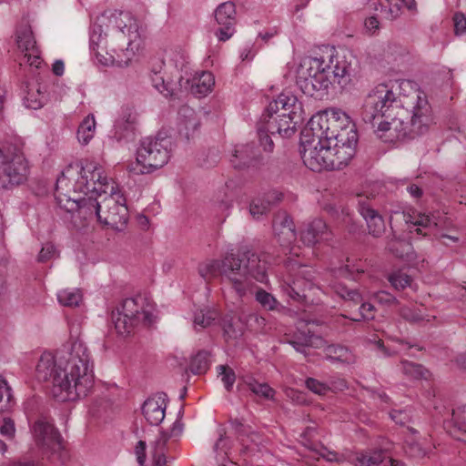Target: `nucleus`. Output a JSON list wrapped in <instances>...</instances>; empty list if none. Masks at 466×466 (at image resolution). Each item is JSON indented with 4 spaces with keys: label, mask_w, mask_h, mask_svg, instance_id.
<instances>
[{
    "label": "nucleus",
    "mask_w": 466,
    "mask_h": 466,
    "mask_svg": "<svg viewBox=\"0 0 466 466\" xmlns=\"http://www.w3.org/2000/svg\"><path fill=\"white\" fill-rule=\"evenodd\" d=\"M87 348L82 341L63 346L56 354L44 353L36 365L35 376L52 384V394L58 401L76 400L86 397L93 387Z\"/></svg>",
    "instance_id": "f257e3e1"
},
{
    "label": "nucleus",
    "mask_w": 466,
    "mask_h": 466,
    "mask_svg": "<svg viewBox=\"0 0 466 466\" xmlns=\"http://www.w3.org/2000/svg\"><path fill=\"white\" fill-rule=\"evenodd\" d=\"M108 178L95 162L70 163L56 179L55 198L66 212H78L86 219L96 218L103 194H107Z\"/></svg>",
    "instance_id": "f03ea898"
},
{
    "label": "nucleus",
    "mask_w": 466,
    "mask_h": 466,
    "mask_svg": "<svg viewBox=\"0 0 466 466\" xmlns=\"http://www.w3.org/2000/svg\"><path fill=\"white\" fill-rule=\"evenodd\" d=\"M138 37V26L135 18L122 11L103 14L97 17L90 35V47L103 66H121L117 51H127Z\"/></svg>",
    "instance_id": "7ed1b4c3"
},
{
    "label": "nucleus",
    "mask_w": 466,
    "mask_h": 466,
    "mask_svg": "<svg viewBox=\"0 0 466 466\" xmlns=\"http://www.w3.org/2000/svg\"><path fill=\"white\" fill-rule=\"evenodd\" d=\"M198 273L205 279L220 276L231 286L238 298H243L251 287V279L264 282L267 278L266 263L248 247L240 248L237 253H227L218 260L213 259L198 266Z\"/></svg>",
    "instance_id": "20e7f679"
},
{
    "label": "nucleus",
    "mask_w": 466,
    "mask_h": 466,
    "mask_svg": "<svg viewBox=\"0 0 466 466\" xmlns=\"http://www.w3.org/2000/svg\"><path fill=\"white\" fill-rule=\"evenodd\" d=\"M314 134L317 137L325 138L330 143L359 140L355 123L344 111L335 108L310 118L304 128V136L310 137Z\"/></svg>",
    "instance_id": "39448f33"
},
{
    "label": "nucleus",
    "mask_w": 466,
    "mask_h": 466,
    "mask_svg": "<svg viewBox=\"0 0 466 466\" xmlns=\"http://www.w3.org/2000/svg\"><path fill=\"white\" fill-rule=\"evenodd\" d=\"M405 108L400 95L393 92L385 84H379L371 88L363 99L360 108L362 121L374 126L386 117H393V114Z\"/></svg>",
    "instance_id": "423d86ee"
},
{
    "label": "nucleus",
    "mask_w": 466,
    "mask_h": 466,
    "mask_svg": "<svg viewBox=\"0 0 466 466\" xmlns=\"http://www.w3.org/2000/svg\"><path fill=\"white\" fill-rule=\"evenodd\" d=\"M112 320L119 335L128 336L140 327H149L153 315L145 309V299L137 296L124 299L116 311L112 312Z\"/></svg>",
    "instance_id": "0eeeda50"
},
{
    "label": "nucleus",
    "mask_w": 466,
    "mask_h": 466,
    "mask_svg": "<svg viewBox=\"0 0 466 466\" xmlns=\"http://www.w3.org/2000/svg\"><path fill=\"white\" fill-rule=\"evenodd\" d=\"M171 139L157 134L155 137H146L137 150L138 173L148 174L164 167L169 160Z\"/></svg>",
    "instance_id": "6e6552de"
},
{
    "label": "nucleus",
    "mask_w": 466,
    "mask_h": 466,
    "mask_svg": "<svg viewBox=\"0 0 466 466\" xmlns=\"http://www.w3.org/2000/svg\"><path fill=\"white\" fill-rule=\"evenodd\" d=\"M36 446L51 461L64 463L69 457L59 431L46 418L38 419L33 426Z\"/></svg>",
    "instance_id": "1a4fd4ad"
},
{
    "label": "nucleus",
    "mask_w": 466,
    "mask_h": 466,
    "mask_svg": "<svg viewBox=\"0 0 466 466\" xmlns=\"http://www.w3.org/2000/svg\"><path fill=\"white\" fill-rule=\"evenodd\" d=\"M331 144L325 138L317 137L315 134L305 137L303 129L300 136V155L305 166L314 172L331 170Z\"/></svg>",
    "instance_id": "9d476101"
},
{
    "label": "nucleus",
    "mask_w": 466,
    "mask_h": 466,
    "mask_svg": "<svg viewBox=\"0 0 466 466\" xmlns=\"http://www.w3.org/2000/svg\"><path fill=\"white\" fill-rule=\"evenodd\" d=\"M323 64L324 61L312 58L299 67L297 85L305 95L313 96L317 92L327 90L331 84L329 68Z\"/></svg>",
    "instance_id": "9b49d317"
},
{
    "label": "nucleus",
    "mask_w": 466,
    "mask_h": 466,
    "mask_svg": "<svg viewBox=\"0 0 466 466\" xmlns=\"http://www.w3.org/2000/svg\"><path fill=\"white\" fill-rule=\"evenodd\" d=\"M106 196L101 198L97 207V220L116 230H122L128 219V209L124 198L116 196L115 187L109 185Z\"/></svg>",
    "instance_id": "f8f14e48"
},
{
    "label": "nucleus",
    "mask_w": 466,
    "mask_h": 466,
    "mask_svg": "<svg viewBox=\"0 0 466 466\" xmlns=\"http://www.w3.org/2000/svg\"><path fill=\"white\" fill-rule=\"evenodd\" d=\"M5 152L0 172V188L23 183L26 179L28 169L20 146L9 147Z\"/></svg>",
    "instance_id": "ddd939ff"
},
{
    "label": "nucleus",
    "mask_w": 466,
    "mask_h": 466,
    "mask_svg": "<svg viewBox=\"0 0 466 466\" xmlns=\"http://www.w3.org/2000/svg\"><path fill=\"white\" fill-rule=\"evenodd\" d=\"M410 89L417 93V100L410 121V139L426 134L433 122L431 106L419 85L410 80Z\"/></svg>",
    "instance_id": "4468645a"
},
{
    "label": "nucleus",
    "mask_w": 466,
    "mask_h": 466,
    "mask_svg": "<svg viewBox=\"0 0 466 466\" xmlns=\"http://www.w3.org/2000/svg\"><path fill=\"white\" fill-rule=\"evenodd\" d=\"M406 116L407 110L401 108L400 111L393 114V117H386L370 127L377 137L384 143H404L408 136Z\"/></svg>",
    "instance_id": "2eb2a0df"
},
{
    "label": "nucleus",
    "mask_w": 466,
    "mask_h": 466,
    "mask_svg": "<svg viewBox=\"0 0 466 466\" xmlns=\"http://www.w3.org/2000/svg\"><path fill=\"white\" fill-rule=\"evenodd\" d=\"M300 118V116H293L286 115V113L274 114V112H268L267 115L262 116L266 130L272 135L279 134L283 137H289L295 133Z\"/></svg>",
    "instance_id": "dca6fc26"
},
{
    "label": "nucleus",
    "mask_w": 466,
    "mask_h": 466,
    "mask_svg": "<svg viewBox=\"0 0 466 466\" xmlns=\"http://www.w3.org/2000/svg\"><path fill=\"white\" fill-rule=\"evenodd\" d=\"M236 14V5L230 1L220 4L215 10V19L221 25L216 32L219 41H227L233 35L237 22Z\"/></svg>",
    "instance_id": "f3484780"
},
{
    "label": "nucleus",
    "mask_w": 466,
    "mask_h": 466,
    "mask_svg": "<svg viewBox=\"0 0 466 466\" xmlns=\"http://www.w3.org/2000/svg\"><path fill=\"white\" fill-rule=\"evenodd\" d=\"M274 236L280 246L289 248L297 239L291 217L286 211H279L272 223Z\"/></svg>",
    "instance_id": "a211bd4d"
},
{
    "label": "nucleus",
    "mask_w": 466,
    "mask_h": 466,
    "mask_svg": "<svg viewBox=\"0 0 466 466\" xmlns=\"http://www.w3.org/2000/svg\"><path fill=\"white\" fill-rule=\"evenodd\" d=\"M359 211L363 218L366 220L369 233L378 238L385 231V223L382 217L374 208L373 204L369 201V197L363 198L360 196L358 202Z\"/></svg>",
    "instance_id": "6ab92c4d"
},
{
    "label": "nucleus",
    "mask_w": 466,
    "mask_h": 466,
    "mask_svg": "<svg viewBox=\"0 0 466 466\" xmlns=\"http://www.w3.org/2000/svg\"><path fill=\"white\" fill-rule=\"evenodd\" d=\"M358 141H333L330 148L331 170L342 169L356 154Z\"/></svg>",
    "instance_id": "aec40b11"
},
{
    "label": "nucleus",
    "mask_w": 466,
    "mask_h": 466,
    "mask_svg": "<svg viewBox=\"0 0 466 466\" xmlns=\"http://www.w3.org/2000/svg\"><path fill=\"white\" fill-rule=\"evenodd\" d=\"M286 342L298 352L306 355V350L310 347H317L319 342H321V338L310 331L307 324L302 323L297 331L286 338Z\"/></svg>",
    "instance_id": "412c9836"
},
{
    "label": "nucleus",
    "mask_w": 466,
    "mask_h": 466,
    "mask_svg": "<svg viewBox=\"0 0 466 466\" xmlns=\"http://www.w3.org/2000/svg\"><path fill=\"white\" fill-rule=\"evenodd\" d=\"M167 402L164 396L157 395L148 398L142 406L145 419L151 425H158L165 418Z\"/></svg>",
    "instance_id": "4be33fe9"
},
{
    "label": "nucleus",
    "mask_w": 466,
    "mask_h": 466,
    "mask_svg": "<svg viewBox=\"0 0 466 466\" xmlns=\"http://www.w3.org/2000/svg\"><path fill=\"white\" fill-rule=\"evenodd\" d=\"M301 104L296 96L290 93H281L276 100L271 102L267 112L286 113L293 116H300Z\"/></svg>",
    "instance_id": "5701e85b"
},
{
    "label": "nucleus",
    "mask_w": 466,
    "mask_h": 466,
    "mask_svg": "<svg viewBox=\"0 0 466 466\" xmlns=\"http://www.w3.org/2000/svg\"><path fill=\"white\" fill-rule=\"evenodd\" d=\"M330 232L322 219H315L301 232V240L307 246H313L319 241L329 239Z\"/></svg>",
    "instance_id": "b1692460"
},
{
    "label": "nucleus",
    "mask_w": 466,
    "mask_h": 466,
    "mask_svg": "<svg viewBox=\"0 0 466 466\" xmlns=\"http://www.w3.org/2000/svg\"><path fill=\"white\" fill-rule=\"evenodd\" d=\"M230 161L235 168L242 169L258 166L260 163V157L254 147L247 144L235 149Z\"/></svg>",
    "instance_id": "393cba45"
},
{
    "label": "nucleus",
    "mask_w": 466,
    "mask_h": 466,
    "mask_svg": "<svg viewBox=\"0 0 466 466\" xmlns=\"http://www.w3.org/2000/svg\"><path fill=\"white\" fill-rule=\"evenodd\" d=\"M214 85V76L208 71H203L198 77H194L192 83L189 79H183V89L190 88V92L199 97L207 96Z\"/></svg>",
    "instance_id": "a878e982"
},
{
    "label": "nucleus",
    "mask_w": 466,
    "mask_h": 466,
    "mask_svg": "<svg viewBox=\"0 0 466 466\" xmlns=\"http://www.w3.org/2000/svg\"><path fill=\"white\" fill-rule=\"evenodd\" d=\"M323 66L329 68L331 83L336 82L339 85H341L343 79L346 76H350L354 71L351 61H348L346 56H343L341 59L337 57L335 60L331 58L329 64H323Z\"/></svg>",
    "instance_id": "bb28decb"
},
{
    "label": "nucleus",
    "mask_w": 466,
    "mask_h": 466,
    "mask_svg": "<svg viewBox=\"0 0 466 466\" xmlns=\"http://www.w3.org/2000/svg\"><path fill=\"white\" fill-rule=\"evenodd\" d=\"M243 316H225L222 320L223 336L226 341L240 339L245 330Z\"/></svg>",
    "instance_id": "cd10ccee"
},
{
    "label": "nucleus",
    "mask_w": 466,
    "mask_h": 466,
    "mask_svg": "<svg viewBox=\"0 0 466 466\" xmlns=\"http://www.w3.org/2000/svg\"><path fill=\"white\" fill-rule=\"evenodd\" d=\"M282 194L277 192L267 193L262 198L252 200L249 206V212L254 218H259L263 214L269 211L272 205L281 200Z\"/></svg>",
    "instance_id": "c85d7f7f"
},
{
    "label": "nucleus",
    "mask_w": 466,
    "mask_h": 466,
    "mask_svg": "<svg viewBox=\"0 0 466 466\" xmlns=\"http://www.w3.org/2000/svg\"><path fill=\"white\" fill-rule=\"evenodd\" d=\"M154 86L166 96H177L179 91L183 89V76H178L177 80L165 79V77L158 73H155L152 76Z\"/></svg>",
    "instance_id": "c756f323"
},
{
    "label": "nucleus",
    "mask_w": 466,
    "mask_h": 466,
    "mask_svg": "<svg viewBox=\"0 0 466 466\" xmlns=\"http://www.w3.org/2000/svg\"><path fill=\"white\" fill-rule=\"evenodd\" d=\"M178 114L180 116L179 132L188 139L198 130L200 121L195 111L187 106L181 107Z\"/></svg>",
    "instance_id": "7c9ffc66"
},
{
    "label": "nucleus",
    "mask_w": 466,
    "mask_h": 466,
    "mask_svg": "<svg viewBox=\"0 0 466 466\" xmlns=\"http://www.w3.org/2000/svg\"><path fill=\"white\" fill-rule=\"evenodd\" d=\"M437 223L433 222L430 216L422 213H416L414 210L410 209V235H423L427 236L428 228L436 226Z\"/></svg>",
    "instance_id": "2f4dec72"
},
{
    "label": "nucleus",
    "mask_w": 466,
    "mask_h": 466,
    "mask_svg": "<svg viewBox=\"0 0 466 466\" xmlns=\"http://www.w3.org/2000/svg\"><path fill=\"white\" fill-rule=\"evenodd\" d=\"M169 434L167 432H160L159 436L156 439V441L152 443V455L154 461V466L166 465L167 458V444L169 440Z\"/></svg>",
    "instance_id": "473e14b6"
},
{
    "label": "nucleus",
    "mask_w": 466,
    "mask_h": 466,
    "mask_svg": "<svg viewBox=\"0 0 466 466\" xmlns=\"http://www.w3.org/2000/svg\"><path fill=\"white\" fill-rule=\"evenodd\" d=\"M229 422L234 429L238 439L241 441L244 446L241 453L246 454L248 451L251 450L248 445H245V437L250 438L252 442H255V438L258 437L256 432L249 431L248 428L244 425L243 421L238 418L230 419Z\"/></svg>",
    "instance_id": "72a5a7b5"
},
{
    "label": "nucleus",
    "mask_w": 466,
    "mask_h": 466,
    "mask_svg": "<svg viewBox=\"0 0 466 466\" xmlns=\"http://www.w3.org/2000/svg\"><path fill=\"white\" fill-rule=\"evenodd\" d=\"M309 284L301 279H295L291 283L285 282L282 285L283 291L295 301H303L307 298L305 287Z\"/></svg>",
    "instance_id": "f704fd0d"
},
{
    "label": "nucleus",
    "mask_w": 466,
    "mask_h": 466,
    "mask_svg": "<svg viewBox=\"0 0 466 466\" xmlns=\"http://www.w3.org/2000/svg\"><path fill=\"white\" fill-rule=\"evenodd\" d=\"M330 287L335 294L347 302H352L354 305H357L362 300L361 295L356 289H349L340 282H334Z\"/></svg>",
    "instance_id": "c9c22d12"
},
{
    "label": "nucleus",
    "mask_w": 466,
    "mask_h": 466,
    "mask_svg": "<svg viewBox=\"0 0 466 466\" xmlns=\"http://www.w3.org/2000/svg\"><path fill=\"white\" fill-rule=\"evenodd\" d=\"M96 120L93 115L86 116L77 129V138L80 143L86 145L94 137Z\"/></svg>",
    "instance_id": "e433bc0d"
},
{
    "label": "nucleus",
    "mask_w": 466,
    "mask_h": 466,
    "mask_svg": "<svg viewBox=\"0 0 466 466\" xmlns=\"http://www.w3.org/2000/svg\"><path fill=\"white\" fill-rule=\"evenodd\" d=\"M16 43L18 48L23 52L32 51L36 47V42L34 38L33 32L30 27H24L16 32Z\"/></svg>",
    "instance_id": "4c0bfd02"
},
{
    "label": "nucleus",
    "mask_w": 466,
    "mask_h": 466,
    "mask_svg": "<svg viewBox=\"0 0 466 466\" xmlns=\"http://www.w3.org/2000/svg\"><path fill=\"white\" fill-rule=\"evenodd\" d=\"M379 5L386 17L391 20L399 17L407 5L405 0H380Z\"/></svg>",
    "instance_id": "58836bf2"
},
{
    "label": "nucleus",
    "mask_w": 466,
    "mask_h": 466,
    "mask_svg": "<svg viewBox=\"0 0 466 466\" xmlns=\"http://www.w3.org/2000/svg\"><path fill=\"white\" fill-rule=\"evenodd\" d=\"M209 353L206 350L198 351L191 360L189 370L193 374L206 373L209 369Z\"/></svg>",
    "instance_id": "ea45409f"
},
{
    "label": "nucleus",
    "mask_w": 466,
    "mask_h": 466,
    "mask_svg": "<svg viewBox=\"0 0 466 466\" xmlns=\"http://www.w3.org/2000/svg\"><path fill=\"white\" fill-rule=\"evenodd\" d=\"M389 460L390 458L387 456L386 452L381 450L375 451L370 454H361L357 458L360 466H377L384 462L389 464Z\"/></svg>",
    "instance_id": "a19ab883"
},
{
    "label": "nucleus",
    "mask_w": 466,
    "mask_h": 466,
    "mask_svg": "<svg viewBox=\"0 0 466 466\" xmlns=\"http://www.w3.org/2000/svg\"><path fill=\"white\" fill-rule=\"evenodd\" d=\"M245 383L254 394L265 399H272L275 394V390L268 384L259 383L253 378H247Z\"/></svg>",
    "instance_id": "79ce46f5"
},
{
    "label": "nucleus",
    "mask_w": 466,
    "mask_h": 466,
    "mask_svg": "<svg viewBox=\"0 0 466 466\" xmlns=\"http://www.w3.org/2000/svg\"><path fill=\"white\" fill-rule=\"evenodd\" d=\"M45 103V95L41 93L40 86L37 85L28 90L25 97V106L32 109H38Z\"/></svg>",
    "instance_id": "37998d69"
},
{
    "label": "nucleus",
    "mask_w": 466,
    "mask_h": 466,
    "mask_svg": "<svg viewBox=\"0 0 466 466\" xmlns=\"http://www.w3.org/2000/svg\"><path fill=\"white\" fill-rule=\"evenodd\" d=\"M60 304L66 307H77L82 301V294L79 290H61L57 294Z\"/></svg>",
    "instance_id": "c03bdc74"
},
{
    "label": "nucleus",
    "mask_w": 466,
    "mask_h": 466,
    "mask_svg": "<svg viewBox=\"0 0 466 466\" xmlns=\"http://www.w3.org/2000/svg\"><path fill=\"white\" fill-rule=\"evenodd\" d=\"M255 298L261 307L267 310H275L279 305L278 300L270 293L262 289L256 291Z\"/></svg>",
    "instance_id": "a18cd8bd"
},
{
    "label": "nucleus",
    "mask_w": 466,
    "mask_h": 466,
    "mask_svg": "<svg viewBox=\"0 0 466 466\" xmlns=\"http://www.w3.org/2000/svg\"><path fill=\"white\" fill-rule=\"evenodd\" d=\"M217 318V313L215 311L207 310L206 312L201 309L197 311L194 315V326L196 329L199 327L200 329L207 328L211 325V323Z\"/></svg>",
    "instance_id": "49530a36"
},
{
    "label": "nucleus",
    "mask_w": 466,
    "mask_h": 466,
    "mask_svg": "<svg viewBox=\"0 0 466 466\" xmlns=\"http://www.w3.org/2000/svg\"><path fill=\"white\" fill-rule=\"evenodd\" d=\"M452 421L454 431L458 430L466 433V405L452 410Z\"/></svg>",
    "instance_id": "de8ad7c7"
},
{
    "label": "nucleus",
    "mask_w": 466,
    "mask_h": 466,
    "mask_svg": "<svg viewBox=\"0 0 466 466\" xmlns=\"http://www.w3.org/2000/svg\"><path fill=\"white\" fill-rule=\"evenodd\" d=\"M11 389L5 380H0V412L8 410L11 406Z\"/></svg>",
    "instance_id": "09e8293b"
},
{
    "label": "nucleus",
    "mask_w": 466,
    "mask_h": 466,
    "mask_svg": "<svg viewBox=\"0 0 466 466\" xmlns=\"http://www.w3.org/2000/svg\"><path fill=\"white\" fill-rule=\"evenodd\" d=\"M246 326L257 332L262 331L266 326V319L256 313L243 316Z\"/></svg>",
    "instance_id": "8fccbe9b"
},
{
    "label": "nucleus",
    "mask_w": 466,
    "mask_h": 466,
    "mask_svg": "<svg viewBox=\"0 0 466 466\" xmlns=\"http://www.w3.org/2000/svg\"><path fill=\"white\" fill-rule=\"evenodd\" d=\"M407 242L404 238L399 237L392 238L389 244V250L398 258H403L405 254Z\"/></svg>",
    "instance_id": "3c124183"
},
{
    "label": "nucleus",
    "mask_w": 466,
    "mask_h": 466,
    "mask_svg": "<svg viewBox=\"0 0 466 466\" xmlns=\"http://www.w3.org/2000/svg\"><path fill=\"white\" fill-rule=\"evenodd\" d=\"M218 373L221 376V380L223 381L226 389L230 390L236 380L234 370L228 366L220 365L218 366Z\"/></svg>",
    "instance_id": "603ef678"
},
{
    "label": "nucleus",
    "mask_w": 466,
    "mask_h": 466,
    "mask_svg": "<svg viewBox=\"0 0 466 466\" xmlns=\"http://www.w3.org/2000/svg\"><path fill=\"white\" fill-rule=\"evenodd\" d=\"M258 134L260 145L263 147L264 150L272 151L274 144L268 135L270 134V132L266 130L265 123L263 121L258 127Z\"/></svg>",
    "instance_id": "864d4df0"
},
{
    "label": "nucleus",
    "mask_w": 466,
    "mask_h": 466,
    "mask_svg": "<svg viewBox=\"0 0 466 466\" xmlns=\"http://www.w3.org/2000/svg\"><path fill=\"white\" fill-rule=\"evenodd\" d=\"M389 281L397 290H402L408 286V274L405 272H394L389 277Z\"/></svg>",
    "instance_id": "5fc2aeb1"
},
{
    "label": "nucleus",
    "mask_w": 466,
    "mask_h": 466,
    "mask_svg": "<svg viewBox=\"0 0 466 466\" xmlns=\"http://www.w3.org/2000/svg\"><path fill=\"white\" fill-rule=\"evenodd\" d=\"M348 350L341 346H329L327 349V358L331 360L343 361L347 359Z\"/></svg>",
    "instance_id": "6e6d98bb"
},
{
    "label": "nucleus",
    "mask_w": 466,
    "mask_h": 466,
    "mask_svg": "<svg viewBox=\"0 0 466 466\" xmlns=\"http://www.w3.org/2000/svg\"><path fill=\"white\" fill-rule=\"evenodd\" d=\"M23 64H28L30 66L39 67L41 64V58L37 48L24 53L23 57L20 59V66Z\"/></svg>",
    "instance_id": "4d7b16f0"
},
{
    "label": "nucleus",
    "mask_w": 466,
    "mask_h": 466,
    "mask_svg": "<svg viewBox=\"0 0 466 466\" xmlns=\"http://www.w3.org/2000/svg\"><path fill=\"white\" fill-rule=\"evenodd\" d=\"M0 433L7 440H13L15 434V422L10 418H5L3 423L0 426Z\"/></svg>",
    "instance_id": "13d9d810"
},
{
    "label": "nucleus",
    "mask_w": 466,
    "mask_h": 466,
    "mask_svg": "<svg viewBox=\"0 0 466 466\" xmlns=\"http://www.w3.org/2000/svg\"><path fill=\"white\" fill-rule=\"evenodd\" d=\"M374 306L368 302H360V317L351 318L350 319L353 321H360L362 319H372L374 318L373 315Z\"/></svg>",
    "instance_id": "bf43d9fd"
},
{
    "label": "nucleus",
    "mask_w": 466,
    "mask_h": 466,
    "mask_svg": "<svg viewBox=\"0 0 466 466\" xmlns=\"http://www.w3.org/2000/svg\"><path fill=\"white\" fill-rule=\"evenodd\" d=\"M430 376V371L427 369H425L422 365L410 362V377H412L416 380H428Z\"/></svg>",
    "instance_id": "052dcab7"
},
{
    "label": "nucleus",
    "mask_w": 466,
    "mask_h": 466,
    "mask_svg": "<svg viewBox=\"0 0 466 466\" xmlns=\"http://www.w3.org/2000/svg\"><path fill=\"white\" fill-rule=\"evenodd\" d=\"M56 248L51 243H46L43 246L42 249L40 250L37 260L39 262H46L56 257Z\"/></svg>",
    "instance_id": "680f3d73"
},
{
    "label": "nucleus",
    "mask_w": 466,
    "mask_h": 466,
    "mask_svg": "<svg viewBox=\"0 0 466 466\" xmlns=\"http://www.w3.org/2000/svg\"><path fill=\"white\" fill-rule=\"evenodd\" d=\"M306 386L309 390H311L312 392L317 393L319 395H324L329 390V388L326 384H324L313 378L307 379Z\"/></svg>",
    "instance_id": "e2e57ef3"
},
{
    "label": "nucleus",
    "mask_w": 466,
    "mask_h": 466,
    "mask_svg": "<svg viewBox=\"0 0 466 466\" xmlns=\"http://www.w3.org/2000/svg\"><path fill=\"white\" fill-rule=\"evenodd\" d=\"M454 31L456 35L466 32V16L462 13H456L453 16Z\"/></svg>",
    "instance_id": "0e129e2a"
},
{
    "label": "nucleus",
    "mask_w": 466,
    "mask_h": 466,
    "mask_svg": "<svg viewBox=\"0 0 466 466\" xmlns=\"http://www.w3.org/2000/svg\"><path fill=\"white\" fill-rule=\"evenodd\" d=\"M366 33L370 35H375L380 29V22L374 15L368 17L364 23Z\"/></svg>",
    "instance_id": "69168bd1"
},
{
    "label": "nucleus",
    "mask_w": 466,
    "mask_h": 466,
    "mask_svg": "<svg viewBox=\"0 0 466 466\" xmlns=\"http://www.w3.org/2000/svg\"><path fill=\"white\" fill-rule=\"evenodd\" d=\"M427 454L424 443L420 441H410V456L424 457Z\"/></svg>",
    "instance_id": "338daca9"
},
{
    "label": "nucleus",
    "mask_w": 466,
    "mask_h": 466,
    "mask_svg": "<svg viewBox=\"0 0 466 466\" xmlns=\"http://www.w3.org/2000/svg\"><path fill=\"white\" fill-rule=\"evenodd\" d=\"M146 448L147 444L144 441H139L136 445V454L137 461L140 465H143L146 461Z\"/></svg>",
    "instance_id": "774afa93"
}]
</instances>
